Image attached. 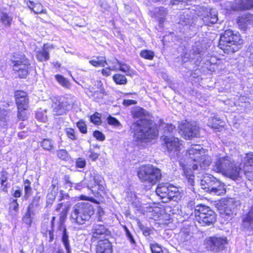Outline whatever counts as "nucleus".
Segmentation results:
<instances>
[{
	"label": "nucleus",
	"mask_w": 253,
	"mask_h": 253,
	"mask_svg": "<svg viewBox=\"0 0 253 253\" xmlns=\"http://www.w3.org/2000/svg\"><path fill=\"white\" fill-rule=\"evenodd\" d=\"M13 64V70L20 78H25L29 74L30 63L25 55L14 53L11 58Z\"/></svg>",
	"instance_id": "9"
},
{
	"label": "nucleus",
	"mask_w": 253,
	"mask_h": 253,
	"mask_svg": "<svg viewBox=\"0 0 253 253\" xmlns=\"http://www.w3.org/2000/svg\"><path fill=\"white\" fill-rule=\"evenodd\" d=\"M34 215L33 209L27 208V212L26 214L23 217V221L27 224L30 225L32 222V215Z\"/></svg>",
	"instance_id": "38"
},
{
	"label": "nucleus",
	"mask_w": 253,
	"mask_h": 253,
	"mask_svg": "<svg viewBox=\"0 0 253 253\" xmlns=\"http://www.w3.org/2000/svg\"><path fill=\"white\" fill-rule=\"evenodd\" d=\"M194 214L196 220L202 226L211 225L216 221V214L210 207L198 205L195 208Z\"/></svg>",
	"instance_id": "8"
},
{
	"label": "nucleus",
	"mask_w": 253,
	"mask_h": 253,
	"mask_svg": "<svg viewBox=\"0 0 253 253\" xmlns=\"http://www.w3.org/2000/svg\"><path fill=\"white\" fill-rule=\"evenodd\" d=\"M17 108H28V97L23 99H17L15 100Z\"/></svg>",
	"instance_id": "41"
},
{
	"label": "nucleus",
	"mask_w": 253,
	"mask_h": 253,
	"mask_svg": "<svg viewBox=\"0 0 253 253\" xmlns=\"http://www.w3.org/2000/svg\"><path fill=\"white\" fill-rule=\"evenodd\" d=\"M46 48V44H44L42 50L37 51L36 56L39 61L42 62L47 61L49 59V53L45 50Z\"/></svg>",
	"instance_id": "28"
},
{
	"label": "nucleus",
	"mask_w": 253,
	"mask_h": 253,
	"mask_svg": "<svg viewBox=\"0 0 253 253\" xmlns=\"http://www.w3.org/2000/svg\"><path fill=\"white\" fill-rule=\"evenodd\" d=\"M102 85V84L100 81L97 82V86L99 90L95 91H93L91 90H90V92H92V95L96 101H99V99H102L104 95H108L107 92L105 90Z\"/></svg>",
	"instance_id": "24"
},
{
	"label": "nucleus",
	"mask_w": 253,
	"mask_h": 253,
	"mask_svg": "<svg viewBox=\"0 0 253 253\" xmlns=\"http://www.w3.org/2000/svg\"><path fill=\"white\" fill-rule=\"evenodd\" d=\"M112 246L107 239H100L96 247V253H112Z\"/></svg>",
	"instance_id": "19"
},
{
	"label": "nucleus",
	"mask_w": 253,
	"mask_h": 253,
	"mask_svg": "<svg viewBox=\"0 0 253 253\" xmlns=\"http://www.w3.org/2000/svg\"><path fill=\"white\" fill-rule=\"evenodd\" d=\"M158 16H160V18L161 19H163V18L167 15V12L166 8H164L163 7H162L160 8L159 11H158Z\"/></svg>",
	"instance_id": "63"
},
{
	"label": "nucleus",
	"mask_w": 253,
	"mask_h": 253,
	"mask_svg": "<svg viewBox=\"0 0 253 253\" xmlns=\"http://www.w3.org/2000/svg\"><path fill=\"white\" fill-rule=\"evenodd\" d=\"M29 8L32 9L35 13H45V10L43 8V6L40 3H35L32 0H29L27 2Z\"/></svg>",
	"instance_id": "27"
},
{
	"label": "nucleus",
	"mask_w": 253,
	"mask_h": 253,
	"mask_svg": "<svg viewBox=\"0 0 253 253\" xmlns=\"http://www.w3.org/2000/svg\"><path fill=\"white\" fill-rule=\"evenodd\" d=\"M225 173L233 179H238L242 177L243 170L239 167H235L233 164V167L230 168Z\"/></svg>",
	"instance_id": "23"
},
{
	"label": "nucleus",
	"mask_w": 253,
	"mask_h": 253,
	"mask_svg": "<svg viewBox=\"0 0 253 253\" xmlns=\"http://www.w3.org/2000/svg\"><path fill=\"white\" fill-rule=\"evenodd\" d=\"M179 24L182 26H192L194 21L192 12L189 10L182 12L179 16Z\"/></svg>",
	"instance_id": "20"
},
{
	"label": "nucleus",
	"mask_w": 253,
	"mask_h": 253,
	"mask_svg": "<svg viewBox=\"0 0 253 253\" xmlns=\"http://www.w3.org/2000/svg\"><path fill=\"white\" fill-rule=\"evenodd\" d=\"M57 155L58 157L63 160H65L68 157V153L66 150L61 149L57 151Z\"/></svg>",
	"instance_id": "50"
},
{
	"label": "nucleus",
	"mask_w": 253,
	"mask_h": 253,
	"mask_svg": "<svg viewBox=\"0 0 253 253\" xmlns=\"http://www.w3.org/2000/svg\"><path fill=\"white\" fill-rule=\"evenodd\" d=\"M56 81L63 87L69 88L70 86V82L63 76L57 75L55 76Z\"/></svg>",
	"instance_id": "39"
},
{
	"label": "nucleus",
	"mask_w": 253,
	"mask_h": 253,
	"mask_svg": "<svg viewBox=\"0 0 253 253\" xmlns=\"http://www.w3.org/2000/svg\"><path fill=\"white\" fill-rule=\"evenodd\" d=\"M165 144L167 147V150L169 153V156L171 159H177L179 161L180 166L182 168L183 174L186 177L188 183L191 187L190 189L194 191V175L193 174L192 169L190 168L191 165L185 160L183 161L180 159V147L181 143L179 139L175 137H169L165 136Z\"/></svg>",
	"instance_id": "2"
},
{
	"label": "nucleus",
	"mask_w": 253,
	"mask_h": 253,
	"mask_svg": "<svg viewBox=\"0 0 253 253\" xmlns=\"http://www.w3.org/2000/svg\"><path fill=\"white\" fill-rule=\"evenodd\" d=\"M124 229L126 232V235L127 236L128 239L129 240L130 243L133 244H135V241L133 238V237L132 235L131 234L129 230L127 229V228L126 226H124Z\"/></svg>",
	"instance_id": "58"
},
{
	"label": "nucleus",
	"mask_w": 253,
	"mask_h": 253,
	"mask_svg": "<svg viewBox=\"0 0 253 253\" xmlns=\"http://www.w3.org/2000/svg\"><path fill=\"white\" fill-rule=\"evenodd\" d=\"M187 155L191 161L197 162L192 165L193 170L198 169V165L201 169H205L211 163V156L205 154V150L200 145H192L187 151Z\"/></svg>",
	"instance_id": "4"
},
{
	"label": "nucleus",
	"mask_w": 253,
	"mask_h": 253,
	"mask_svg": "<svg viewBox=\"0 0 253 253\" xmlns=\"http://www.w3.org/2000/svg\"><path fill=\"white\" fill-rule=\"evenodd\" d=\"M203 13L198 12V16L202 17L203 23L207 26H211L217 22L218 20L217 13L215 9H210L208 7H201Z\"/></svg>",
	"instance_id": "13"
},
{
	"label": "nucleus",
	"mask_w": 253,
	"mask_h": 253,
	"mask_svg": "<svg viewBox=\"0 0 253 253\" xmlns=\"http://www.w3.org/2000/svg\"><path fill=\"white\" fill-rule=\"evenodd\" d=\"M175 129V127L171 124L167 125L165 127V134H169L173 132V131Z\"/></svg>",
	"instance_id": "60"
},
{
	"label": "nucleus",
	"mask_w": 253,
	"mask_h": 253,
	"mask_svg": "<svg viewBox=\"0 0 253 253\" xmlns=\"http://www.w3.org/2000/svg\"><path fill=\"white\" fill-rule=\"evenodd\" d=\"M19 211V204L17 199H13L10 203L9 208V214L11 216H15L17 215Z\"/></svg>",
	"instance_id": "32"
},
{
	"label": "nucleus",
	"mask_w": 253,
	"mask_h": 253,
	"mask_svg": "<svg viewBox=\"0 0 253 253\" xmlns=\"http://www.w3.org/2000/svg\"><path fill=\"white\" fill-rule=\"evenodd\" d=\"M204 51L200 42H195L188 52H186L182 56V60L183 62L189 61H194L196 63L200 62L202 60V56Z\"/></svg>",
	"instance_id": "10"
},
{
	"label": "nucleus",
	"mask_w": 253,
	"mask_h": 253,
	"mask_svg": "<svg viewBox=\"0 0 253 253\" xmlns=\"http://www.w3.org/2000/svg\"><path fill=\"white\" fill-rule=\"evenodd\" d=\"M253 21V15L250 13H245L239 17L238 24L243 30H245L247 26Z\"/></svg>",
	"instance_id": "21"
},
{
	"label": "nucleus",
	"mask_w": 253,
	"mask_h": 253,
	"mask_svg": "<svg viewBox=\"0 0 253 253\" xmlns=\"http://www.w3.org/2000/svg\"><path fill=\"white\" fill-rule=\"evenodd\" d=\"M253 8V0H235L231 5L234 11L245 10Z\"/></svg>",
	"instance_id": "18"
},
{
	"label": "nucleus",
	"mask_w": 253,
	"mask_h": 253,
	"mask_svg": "<svg viewBox=\"0 0 253 253\" xmlns=\"http://www.w3.org/2000/svg\"><path fill=\"white\" fill-rule=\"evenodd\" d=\"M93 136L99 141H104L105 139V135L100 131L95 130L93 132Z\"/></svg>",
	"instance_id": "57"
},
{
	"label": "nucleus",
	"mask_w": 253,
	"mask_h": 253,
	"mask_svg": "<svg viewBox=\"0 0 253 253\" xmlns=\"http://www.w3.org/2000/svg\"><path fill=\"white\" fill-rule=\"evenodd\" d=\"M41 146L45 150L52 152L54 149L53 141L50 139H43L41 143Z\"/></svg>",
	"instance_id": "35"
},
{
	"label": "nucleus",
	"mask_w": 253,
	"mask_h": 253,
	"mask_svg": "<svg viewBox=\"0 0 253 253\" xmlns=\"http://www.w3.org/2000/svg\"><path fill=\"white\" fill-rule=\"evenodd\" d=\"M88 153H89L88 157L92 161H95L96 159H98L99 157L98 154L94 152L93 151L91 150H90Z\"/></svg>",
	"instance_id": "62"
},
{
	"label": "nucleus",
	"mask_w": 253,
	"mask_h": 253,
	"mask_svg": "<svg viewBox=\"0 0 253 253\" xmlns=\"http://www.w3.org/2000/svg\"><path fill=\"white\" fill-rule=\"evenodd\" d=\"M40 199L41 196L39 195V194L37 193L36 195L33 197L32 203L28 207L33 210L35 207L38 206Z\"/></svg>",
	"instance_id": "45"
},
{
	"label": "nucleus",
	"mask_w": 253,
	"mask_h": 253,
	"mask_svg": "<svg viewBox=\"0 0 253 253\" xmlns=\"http://www.w3.org/2000/svg\"><path fill=\"white\" fill-rule=\"evenodd\" d=\"M244 169L250 168L253 169V153L246 154L244 158Z\"/></svg>",
	"instance_id": "31"
},
{
	"label": "nucleus",
	"mask_w": 253,
	"mask_h": 253,
	"mask_svg": "<svg viewBox=\"0 0 253 253\" xmlns=\"http://www.w3.org/2000/svg\"><path fill=\"white\" fill-rule=\"evenodd\" d=\"M1 20L5 25H10L12 21V18L8 16L6 13L2 12L1 13Z\"/></svg>",
	"instance_id": "44"
},
{
	"label": "nucleus",
	"mask_w": 253,
	"mask_h": 253,
	"mask_svg": "<svg viewBox=\"0 0 253 253\" xmlns=\"http://www.w3.org/2000/svg\"><path fill=\"white\" fill-rule=\"evenodd\" d=\"M90 119L93 123L96 125H99L101 122L100 114L96 113L91 116Z\"/></svg>",
	"instance_id": "53"
},
{
	"label": "nucleus",
	"mask_w": 253,
	"mask_h": 253,
	"mask_svg": "<svg viewBox=\"0 0 253 253\" xmlns=\"http://www.w3.org/2000/svg\"><path fill=\"white\" fill-rule=\"evenodd\" d=\"M59 229L62 232V241L64 245L67 253H71L70 246L69 244V236L67 232V230L62 222H61Z\"/></svg>",
	"instance_id": "22"
},
{
	"label": "nucleus",
	"mask_w": 253,
	"mask_h": 253,
	"mask_svg": "<svg viewBox=\"0 0 253 253\" xmlns=\"http://www.w3.org/2000/svg\"><path fill=\"white\" fill-rule=\"evenodd\" d=\"M77 126L79 128L80 131L83 133H86L87 132L86 126L85 124L82 121H80L77 123Z\"/></svg>",
	"instance_id": "54"
},
{
	"label": "nucleus",
	"mask_w": 253,
	"mask_h": 253,
	"mask_svg": "<svg viewBox=\"0 0 253 253\" xmlns=\"http://www.w3.org/2000/svg\"><path fill=\"white\" fill-rule=\"evenodd\" d=\"M66 133L67 136L72 140H76V136L75 134V131L71 128H67L66 129Z\"/></svg>",
	"instance_id": "55"
},
{
	"label": "nucleus",
	"mask_w": 253,
	"mask_h": 253,
	"mask_svg": "<svg viewBox=\"0 0 253 253\" xmlns=\"http://www.w3.org/2000/svg\"><path fill=\"white\" fill-rule=\"evenodd\" d=\"M170 185L168 183L159 184L156 189V194L161 198H166L168 193L169 191Z\"/></svg>",
	"instance_id": "25"
},
{
	"label": "nucleus",
	"mask_w": 253,
	"mask_h": 253,
	"mask_svg": "<svg viewBox=\"0 0 253 253\" xmlns=\"http://www.w3.org/2000/svg\"><path fill=\"white\" fill-rule=\"evenodd\" d=\"M140 56L146 59L152 60L154 57V52L149 50H143L140 53Z\"/></svg>",
	"instance_id": "42"
},
{
	"label": "nucleus",
	"mask_w": 253,
	"mask_h": 253,
	"mask_svg": "<svg viewBox=\"0 0 253 253\" xmlns=\"http://www.w3.org/2000/svg\"><path fill=\"white\" fill-rule=\"evenodd\" d=\"M242 42L238 33H234L232 30H227L221 34L218 47L223 50L224 53L229 54L238 50L240 48L239 46Z\"/></svg>",
	"instance_id": "3"
},
{
	"label": "nucleus",
	"mask_w": 253,
	"mask_h": 253,
	"mask_svg": "<svg viewBox=\"0 0 253 253\" xmlns=\"http://www.w3.org/2000/svg\"><path fill=\"white\" fill-rule=\"evenodd\" d=\"M201 188L211 194L222 195L225 193L224 184L212 175H206L201 181Z\"/></svg>",
	"instance_id": "7"
},
{
	"label": "nucleus",
	"mask_w": 253,
	"mask_h": 253,
	"mask_svg": "<svg viewBox=\"0 0 253 253\" xmlns=\"http://www.w3.org/2000/svg\"><path fill=\"white\" fill-rule=\"evenodd\" d=\"M93 213L94 209L91 203L81 202L74 206L71 218L73 222L83 225L90 219Z\"/></svg>",
	"instance_id": "5"
},
{
	"label": "nucleus",
	"mask_w": 253,
	"mask_h": 253,
	"mask_svg": "<svg viewBox=\"0 0 253 253\" xmlns=\"http://www.w3.org/2000/svg\"><path fill=\"white\" fill-rule=\"evenodd\" d=\"M69 106L66 99L60 98L52 105L54 114L58 116L65 114Z\"/></svg>",
	"instance_id": "17"
},
{
	"label": "nucleus",
	"mask_w": 253,
	"mask_h": 253,
	"mask_svg": "<svg viewBox=\"0 0 253 253\" xmlns=\"http://www.w3.org/2000/svg\"><path fill=\"white\" fill-rule=\"evenodd\" d=\"M227 243L226 237H211L207 240L209 249L214 252L223 250Z\"/></svg>",
	"instance_id": "15"
},
{
	"label": "nucleus",
	"mask_w": 253,
	"mask_h": 253,
	"mask_svg": "<svg viewBox=\"0 0 253 253\" xmlns=\"http://www.w3.org/2000/svg\"><path fill=\"white\" fill-rule=\"evenodd\" d=\"M17 118L19 120H22V121H25L28 119V114L26 111L28 108H17Z\"/></svg>",
	"instance_id": "40"
},
{
	"label": "nucleus",
	"mask_w": 253,
	"mask_h": 253,
	"mask_svg": "<svg viewBox=\"0 0 253 253\" xmlns=\"http://www.w3.org/2000/svg\"><path fill=\"white\" fill-rule=\"evenodd\" d=\"M89 63L94 66H102L104 67L107 64L105 58H102L101 60H91L89 61Z\"/></svg>",
	"instance_id": "46"
},
{
	"label": "nucleus",
	"mask_w": 253,
	"mask_h": 253,
	"mask_svg": "<svg viewBox=\"0 0 253 253\" xmlns=\"http://www.w3.org/2000/svg\"><path fill=\"white\" fill-rule=\"evenodd\" d=\"M210 125L211 127L219 129L223 126V122L217 117H213L209 121Z\"/></svg>",
	"instance_id": "34"
},
{
	"label": "nucleus",
	"mask_w": 253,
	"mask_h": 253,
	"mask_svg": "<svg viewBox=\"0 0 253 253\" xmlns=\"http://www.w3.org/2000/svg\"><path fill=\"white\" fill-rule=\"evenodd\" d=\"M150 249L152 253H164L162 248L157 243L151 244Z\"/></svg>",
	"instance_id": "49"
},
{
	"label": "nucleus",
	"mask_w": 253,
	"mask_h": 253,
	"mask_svg": "<svg viewBox=\"0 0 253 253\" xmlns=\"http://www.w3.org/2000/svg\"><path fill=\"white\" fill-rule=\"evenodd\" d=\"M107 121L108 124L110 125H112L115 126H118L120 125V123L118 120L110 116L107 118Z\"/></svg>",
	"instance_id": "52"
},
{
	"label": "nucleus",
	"mask_w": 253,
	"mask_h": 253,
	"mask_svg": "<svg viewBox=\"0 0 253 253\" xmlns=\"http://www.w3.org/2000/svg\"><path fill=\"white\" fill-rule=\"evenodd\" d=\"M113 81L119 85H124L127 84V80L126 76L121 74H116L113 76Z\"/></svg>",
	"instance_id": "36"
},
{
	"label": "nucleus",
	"mask_w": 253,
	"mask_h": 253,
	"mask_svg": "<svg viewBox=\"0 0 253 253\" xmlns=\"http://www.w3.org/2000/svg\"><path fill=\"white\" fill-rule=\"evenodd\" d=\"M179 236L181 241L183 242L190 241L192 237V233L189 228L182 229L179 233Z\"/></svg>",
	"instance_id": "29"
},
{
	"label": "nucleus",
	"mask_w": 253,
	"mask_h": 253,
	"mask_svg": "<svg viewBox=\"0 0 253 253\" xmlns=\"http://www.w3.org/2000/svg\"><path fill=\"white\" fill-rule=\"evenodd\" d=\"M25 195L24 198L27 200L32 193V188L31 187V182L28 179H26L24 182Z\"/></svg>",
	"instance_id": "37"
},
{
	"label": "nucleus",
	"mask_w": 253,
	"mask_h": 253,
	"mask_svg": "<svg viewBox=\"0 0 253 253\" xmlns=\"http://www.w3.org/2000/svg\"><path fill=\"white\" fill-rule=\"evenodd\" d=\"M8 120V112L4 109H0V127L6 126Z\"/></svg>",
	"instance_id": "33"
},
{
	"label": "nucleus",
	"mask_w": 253,
	"mask_h": 253,
	"mask_svg": "<svg viewBox=\"0 0 253 253\" xmlns=\"http://www.w3.org/2000/svg\"><path fill=\"white\" fill-rule=\"evenodd\" d=\"M50 192L53 194H56L58 190V180L57 178H53L51 182V185L49 188Z\"/></svg>",
	"instance_id": "47"
},
{
	"label": "nucleus",
	"mask_w": 253,
	"mask_h": 253,
	"mask_svg": "<svg viewBox=\"0 0 253 253\" xmlns=\"http://www.w3.org/2000/svg\"><path fill=\"white\" fill-rule=\"evenodd\" d=\"M86 162L85 160L80 158L76 161V166L78 168H83L85 166Z\"/></svg>",
	"instance_id": "61"
},
{
	"label": "nucleus",
	"mask_w": 253,
	"mask_h": 253,
	"mask_svg": "<svg viewBox=\"0 0 253 253\" xmlns=\"http://www.w3.org/2000/svg\"><path fill=\"white\" fill-rule=\"evenodd\" d=\"M56 194L49 193L47 195L46 203L48 205H51L55 199V195Z\"/></svg>",
	"instance_id": "59"
},
{
	"label": "nucleus",
	"mask_w": 253,
	"mask_h": 253,
	"mask_svg": "<svg viewBox=\"0 0 253 253\" xmlns=\"http://www.w3.org/2000/svg\"><path fill=\"white\" fill-rule=\"evenodd\" d=\"M180 132L186 139L198 137L199 135L200 128L195 123L187 121L181 123L178 126Z\"/></svg>",
	"instance_id": "11"
},
{
	"label": "nucleus",
	"mask_w": 253,
	"mask_h": 253,
	"mask_svg": "<svg viewBox=\"0 0 253 253\" xmlns=\"http://www.w3.org/2000/svg\"><path fill=\"white\" fill-rule=\"evenodd\" d=\"M27 97V94L26 92L21 90H17L15 92V100L17 99H23Z\"/></svg>",
	"instance_id": "56"
},
{
	"label": "nucleus",
	"mask_w": 253,
	"mask_h": 253,
	"mask_svg": "<svg viewBox=\"0 0 253 253\" xmlns=\"http://www.w3.org/2000/svg\"><path fill=\"white\" fill-rule=\"evenodd\" d=\"M138 224L140 229L142 231L143 234L144 236H148L150 235L151 230L149 228L145 227L140 222H139Z\"/></svg>",
	"instance_id": "51"
},
{
	"label": "nucleus",
	"mask_w": 253,
	"mask_h": 253,
	"mask_svg": "<svg viewBox=\"0 0 253 253\" xmlns=\"http://www.w3.org/2000/svg\"><path fill=\"white\" fill-rule=\"evenodd\" d=\"M137 176L141 182L154 185L161 179L162 173L159 169L151 165H147L139 167Z\"/></svg>",
	"instance_id": "6"
},
{
	"label": "nucleus",
	"mask_w": 253,
	"mask_h": 253,
	"mask_svg": "<svg viewBox=\"0 0 253 253\" xmlns=\"http://www.w3.org/2000/svg\"><path fill=\"white\" fill-rule=\"evenodd\" d=\"M248 52L250 53V59L253 61V42L250 45L248 49Z\"/></svg>",
	"instance_id": "64"
},
{
	"label": "nucleus",
	"mask_w": 253,
	"mask_h": 253,
	"mask_svg": "<svg viewBox=\"0 0 253 253\" xmlns=\"http://www.w3.org/2000/svg\"><path fill=\"white\" fill-rule=\"evenodd\" d=\"M87 187L96 197L104 193L105 190V182L103 178L99 175L93 177V183L87 184Z\"/></svg>",
	"instance_id": "14"
},
{
	"label": "nucleus",
	"mask_w": 253,
	"mask_h": 253,
	"mask_svg": "<svg viewBox=\"0 0 253 253\" xmlns=\"http://www.w3.org/2000/svg\"><path fill=\"white\" fill-rule=\"evenodd\" d=\"M92 240L95 241L106 239V237L110 235V232L104 225L94 224L92 227Z\"/></svg>",
	"instance_id": "16"
},
{
	"label": "nucleus",
	"mask_w": 253,
	"mask_h": 253,
	"mask_svg": "<svg viewBox=\"0 0 253 253\" xmlns=\"http://www.w3.org/2000/svg\"><path fill=\"white\" fill-rule=\"evenodd\" d=\"M131 113L133 118H140L133 122L130 127V133L135 141L148 142L158 136V131L152 121L145 118L147 114L146 110L136 107Z\"/></svg>",
	"instance_id": "1"
},
{
	"label": "nucleus",
	"mask_w": 253,
	"mask_h": 253,
	"mask_svg": "<svg viewBox=\"0 0 253 253\" xmlns=\"http://www.w3.org/2000/svg\"><path fill=\"white\" fill-rule=\"evenodd\" d=\"M116 61L119 65V70L125 73L126 76H131L134 74L133 70L130 69L129 66L118 60H116Z\"/></svg>",
	"instance_id": "30"
},
{
	"label": "nucleus",
	"mask_w": 253,
	"mask_h": 253,
	"mask_svg": "<svg viewBox=\"0 0 253 253\" xmlns=\"http://www.w3.org/2000/svg\"><path fill=\"white\" fill-rule=\"evenodd\" d=\"M233 166V162L228 156L216 155L213 163V170L216 172L225 173Z\"/></svg>",
	"instance_id": "12"
},
{
	"label": "nucleus",
	"mask_w": 253,
	"mask_h": 253,
	"mask_svg": "<svg viewBox=\"0 0 253 253\" xmlns=\"http://www.w3.org/2000/svg\"><path fill=\"white\" fill-rule=\"evenodd\" d=\"M219 211L221 216L224 218H227V217L230 216L233 213L231 208L227 206L223 207Z\"/></svg>",
	"instance_id": "43"
},
{
	"label": "nucleus",
	"mask_w": 253,
	"mask_h": 253,
	"mask_svg": "<svg viewBox=\"0 0 253 253\" xmlns=\"http://www.w3.org/2000/svg\"><path fill=\"white\" fill-rule=\"evenodd\" d=\"M169 189V191L168 192L166 198H168L170 200L174 201H177L180 196L178 188L172 185H170Z\"/></svg>",
	"instance_id": "26"
},
{
	"label": "nucleus",
	"mask_w": 253,
	"mask_h": 253,
	"mask_svg": "<svg viewBox=\"0 0 253 253\" xmlns=\"http://www.w3.org/2000/svg\"><path fill=\"white\" fill-rule=\"evenodd\" d=\"M244 175L249 180L253 179V169L250 168H245L243 169V175Z\"/></svg>",
	"instance_id": "48"
}]
</instances>
